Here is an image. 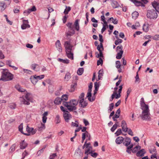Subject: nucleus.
Masks as SVG:
<instances>
[{"mask_svg": "<svg viewBox=\"0 0 159 159\" xmlns=\"http://www.w3.org/2000/svg\"><path fill=\"white\" fill-rule=\"evenodd\" d=\"M79 21L80 20L77 19L75 20L74 24L71 22H69L66 24V26L69 29L68 32L66 33L67 36H71L75 34V29L77 31L79 30Z\"/></svg>", "mask_w": 159, "mask_h": 159, "instance_id": "1", "label": "nucleus"}, {"mask_svg": "<svg viewBox=\"0 0 159 159\" xmlns=\"http://www.w3.org/2000/svg\"><path fill=\"white\" fill-rule=\"evenodd\" d=\"M78 103V101L75 99L71 100L69 102H63L62 105L66 107L70 111H73L77 109L76 107Z\"/></svg>", "mask_w": 159, "mask_h": 159, "instance_id": "2", "label": "nucleus"}, {"mask_svg": "<svg viewBox=\"0 0 159 159\" xmlns=\"http://www.w3.org/2000/svg\"><path fill=\"white\" fill-rule=\"evenodd\" d=\"M13 75L9 72L7 69H3L0 80L4 81L11 80L13 79Z\"/></svg>", "mask_w": 159, "mask_h": 159, "instance_id": "3", "label": "nucleus"}, {"mask_svg": "<svg viewBox=\"0 0 159 159\" xmlns=\"http://www.w3.org/2000/svg\"><path fill=\"white\" fill-rule=\"evenodd\" d=\"M30 94L26 92L25 95L23 96L20 98V100L21 104L29 105L30 104V101L31 100Z\"/></svg>", "mask_w": 159, "mask_h": 159, "instance_id": "4", "label": "nucleus"}, {"mask_svg": "<svg viewBox=\"0 0 159 159\" xmlns=\"http://www.w3.org/2000/svg\"><path fill=\"white\" fill-rule=\"evenodd\" d=\"M147 16L150 19H156L157 17V14L154 10H149L148 11Z\"/></svg>", "mask_w": 159, "mask_h": 159, "instance_id": "5", "label": "nucleus"}, {"mask_svg": "<svg viewBox=\"0 0 159 159\" xmlns=\"http://www.w3.org/2000/svg\"><path fill=\"white\" fill-rule=\"evenodd\" d=\"M140 116L143 120H150V112H142Z\"/></svg>", "mask_w": 159, "mask_h": 159, "instance_id": "6", "label": "nucleus"}, {"mask_svg": "<svg viewBox=\"0 0 159 159\" xmlns=\"http://www.w3.org/2000/svg\"><path fill=\"white\" fill-rule=\"evenodd\" d=\"M63 116L66 122H68L69 120L71 118V116L68 111L64 113L63 114Z\"/></svg>", "mask_w": 159, "mask_h": 159, "instance_id": "7", "label": "nucleus"}, {"mask_svg": "<svg viewBox=\"0 0 159 159\" xmlns=\"http://www.w3.org/2000/svg\"><path fill=\"white\" fill-rule=\"evenodd\" d=\"M66 51L69 52L70 51H72V45L70 44V42L68 41H66L65 42L64 44Z\"/></svg>", "mask_w": 159, "mask_h": 159, "instance_id": "8", "label": "nucleus"}, {"mask_svg": "<svg viewBox=\"0 0 159 159\" xmlns=\"http://www.w3.org/2000/svg\"><path fill=\"white\" fill-rule=\"evenodd\" d=\"M122 130L123 131L126 132L128 131V128L127 127V124L125 121L124 120H123L121 121V125Z\"/></svg>", "mask_w": 159, "mask_h": 159, "instance_id": "9", "label": "nucleus"}, {"mask_svg": "<svg viewBox=\"0 0 159 159\" xmlns=\"http://www.w3.org/2000/svg\"><path fill=\"white\" fill-rule=\"evenodd\" d=\"M79 102V106L83 108L86 107L88 105V103L83 99H79L78 101Z\"/></svg>", "mask_w": 159, "mask_h": 159, "instance_id": "10", "label": "nucleus"}, {"mask_svg": "<svg viewBox=\"0 0 159 159\" xmlns=\"http://www.w3.org/2000/svg\"><path fill=\"white\" fill-rule=\"evenodd\" d=\"M26 130L28 133V134H30V133L31 134H34L36 132V130L35 129H34L33 128H30V127L28 125H27L26 128ZM30 134H29L30 135Z\"/></svg>", "mask_w": 159, "mask_h": 159, "instance_id": "11", "label": "nucleus"}, {"mask_svg": "<svg viewBox=\"0 0 159 159\" xmlns=\"http://www.w3.org/2000/svg\"><path fill=\"white\" fill-rule=\"evenodd\" d=\"M97 49L99 52V54L100 56V58L102 57H103V55L102 53V51L103 50V48L102 43H101V45H98L97 46Z\"/></svg>", "mask_w": 159, "mask_h": 159, "instance_id": "12", "label": "nucleus"}, {"mask_svg": "<svg viewBox=\"0 0 159 159\" xmlns=\"http://www.w3.org/2000/svg\"><path fill=\"white\" fill-rule=\"evenodd\" d=\"M28 20H24L23 24L21 26V28L23 30H24L27 28H30V25L28 24Z\"/></svg>", "mask_w": 159, "mask_h": 159, "instance_id": "13", "label": "nucleus"}, {"mask_svg": "<svg viewBox=\"0 0 159 159\" xmlns=\"http://www.w3.org/2000/svg\"><path fill=\"white\" fill-rule=\"evenodd\" d=\"M144 105L141 106V109L143 110L142 112H149V109L148 105L146 104H144Z\"/></svg>", "mask_w": 159, "mask_h": 159, "instance_id": "14", "label": "nucleus"}, {"mask_svg": "<svg viewBox=\"0 0 159 159\" xmlns=\"http://www.w3.org/2000/svg\"><path fill=\"white\" fill-rule=\"evenodd\" d=\"M56 46L57 48V50L60 52H62L61 47L60 41L59 40H57L56 43Z\"/></svg>", "mask_w": 159, "mask_h": 159, "instance_id": "15", "label": "nucleus"}, {"mask_svg": "<svg viewBox=\"0 0 159 159\" xmlns=\"http://www.w3.org/2000/svg\"><path fill=\"white\" fill-rule=\"evenodd\" d=\"M131 1L137 6H144V4L141 2L137 0H131Z\"/></svg>", "mask_w": 159, "mask_h": 159, "instance_id": "16", "label": "nucleus"}, {"mask_svg": "<svg viewBox=\"0 0 159 159\" xmlns=\"http://www.w3.org/2000/svg\"><path fill=\"white\" fill-rule=\"evenodd\" d=\"M31 68L32 69L36 71H38L40 70V68L38 65L36 64H32L31 66Z\"/></svg>", "mask_w": 159, "mask_h": 159, "instance_id": "17", "label": "nucleus"}, {"mask_svg": "<svg viewBox=\"0 0 159 159\" xmlns=\"http://www.w3.org/2000/svg\"><path fill=\"white\" fill-rule=\"evenodd\" d=\"M124 139L122 137H117L116 140V143L118 144H120L122 143L123 140Z\"/></svg>", "mask_w": 159, "mask_h": 159, "instance_id": "18", "label": "nucleus"}, {"mask_svg": "<svg viewBox=\"0 0 159 159\" xmlns=\"http://www.w3.org/2000/svg\"><path fill=\"white\" fill-rule=\"evenodd\" d=\"M152 5L156 11L159 12V3H158L157 2L154 1L152 3Z\"/></svg>", "mask_w": 159, "mask_h": 159, "instance_id": "19", "label": "nucleus"}, {"mask_svg": "<svg viewBox=\"0 0 159 159\" xmlns=\"http://www.w3.org/2000/svg\"><path fill=\"white\" fill-rule=\"evenodd\" d=\"M131 139L129 138H126L125 140V142L123 143L124 145L126 146L129 145L131 142Z\"/></svg>", "mask_w": 159, "mask_h": 159, "instance_id": "20", "label": "nucleus"}, {"mask_svg": "<svg viewBox=\"0 0 159 159\" xmlns=\"http://www.w3.org/2000/svg\"><path fill=\"white\" fill-rule=\"evenodd\" d=\"M72 51H70L69 52H67V51H66V53L67 57L70 59L71 60H73V54L72 53Z\"/></svg>", "mask_w": 159, "mask_h": 159, "instance_id": "21", "label": "nucleus"}, {"mask_svg": "<svg viewBox=\"0 0 159 159\" xmlns=\"http://www.w3.org/2000/svg\"><path fill=\"white\" fill-rule=\"evenodd\" d=\"M30 79L31 82L34 85H35L38 82L36 78L35 77V75L32 76L30 77Z\"/></svg>", "mask_w": 159, "mask_h": 159, "instance_id": "22", "label": "nucleus"}, {"mask_svg": "<svg viewBox=\"0 0 159 159\" xmlns=\"http://www.w3.org/2000/svg\"><path fill=\"white\" fill-rule=\"evenodd\" d=\"M48 114V112L47 111H46L43 115L42 121L43 123H45L46 122L47 119V116Z\"/></svg>", "mask_w": 159, "mask_h": 159, "instance_id": "23", "label": "nucleus"}, {"mask_svg": "<svg viewBox=\"0 0 159 159\" xmlns=\"http://www.w3.org/2000/svg\"><path fill=\"white\" fill-rule=\"evenodd\" d=\"M145 153V152L144 149H142L140 151H138L136 153V155L137 157H141L143 156Z\"/></svg>", "mask_w": 159, "mask_h": 159, "instance_id": "24", "label": "nucleus"}, {"mask_svg": "<svg viewBox=\"0 0 159 159\" xmlns=\"http://www.w3.org/2000/svg\"><path fill=\"white\" fill-rule=\"evenodd\" d=\"M143 30L146 32H147L149 29V24H144L143 25Z\"/></svg>", "mask_w": 159, "mask_h": 159, "instance_id": "25", "label": "nucleus"}, {"mask_svg": "<svg viewBox=\"0 0 159 159\" xmlns=\"http://www.w3.org/2000/svg\"><path fill=\"white\" fill-rule=\"evenodd\" d=\"M16 88L19 91L21 92H24L25 91V90L22 88L21 86L19 85H16L15 86Z\"/></svg>", "mask_w": 159, "mask_h": 159, "instance_id": "26", "label": "nucleus"}, {"mask_svg": "<svg viewBox=\"0 0 159 159\" xmlns=\"http://www.w3.org/2000/svg\"><path fill=\"white\" fill-rule=\"evenodd\" d=\"M27 144L24 140L22 141L20 144V148L21 149L25 148L27 146Z\"/></svg>", "mask_w": 159, "mask_h": 159, "instance_id": "27", "label": "nucleus"}, {"mask_svg": "<svg viewBox=\"0 0 159 159\" xmlns=\"http://www.w3.org/2000/svg\"><path fill=\"white\" fill-rule=\"evenodd\" d=\"M118 89V88L117 87H116L114 88V91H113V93L111 95V99H110V101H112L113 99L115 98V94H116L117 90Z\"/></svg>", "mask_w": 159, "mask_h": 159, "instance_id": "28", "label": "nucleus"}, {"mask_svg": "<svg viewBox=\"0 0 159 159\" xmlns=\"http://www.w3.org/2000/svg\"><path fill=\"white\" fill-rule=\"evenodd\" d=\"M62 99L59 98H56L54 100V102L55 104L59 105L61 103Z\"/></svg>", "mask_w": 159, "mask_h": 159, "instance_id": "29", "label": "nucleus"}, {"mask_svg": "<svg viewBox=\"0 0 159 159\" xmlns=\"http://www.w3.org/2000/svg\"><path fill=\"white\" fill-rule=\"evenodd\" d=\"M123 50H120L118 52L116 55V58L117 59H119L121 58L122 55L123 53Z\"/></svg>", "mask_w": 159, "mask_h": 159, "instance_id": "30", "label": "nucleus"}, {"mask_svg": "<svg viewBox=\"0 0 159 159\" xmlns=\"http://www.w3.org/2000/svg\"><path fill=\"white\" fill-rule=\"evenodd\" d=\"M91 91H88L87 97L88 98V99L89 101L92 102L93 101L94 99H91Z\"/></svg>", "mask_w": 159, "mask_h": 159, "instance_id": "31", "label": "nucleus"}, {"mask_svg": "<svg viewBox=\"0 0 159 159\" xmlns=\"http://www.w3.org/2000/svg\"><path fill=\"white\" fill-rule=\"evenodd\" d=\"M61 98L62 99V101L63 102H65L68 99V95L66 94L63 95Z\"/></svg>", "mask_w": 159, "mask_h": 159, "instance_id": "32", "label": "nucleus"}, {"mask_svg": "<svg viewBox=\"0 0 159 159\" xmlns=\"http://www.w3.org/2000/svg\"><path fill=\"white\" fill-rule=\"evenodd\" d=\"M112 6L114 8H118L120 5L116 1H113L112 4Z\"/></svg>", "mask_w": 159, "mask_h": 159, "instance_id": "33", "label": "nucleus"}, {"mask_svg": "<svg viewBox=\"0 0 159 159\" xmlns=\"http://www.w3.org/2000/svg\"><path fill=\"white\" fill-rule=\"evenodd\" d=\"M132 16L133 19H136L139 16V13L138 12L135 11L132 13Z\"/></svg>", "mask_w": 159, "mask_h": 159, "instance_id": "34", "label": "nucleus"}, {"mask_svg": "<svg viewBox=\"0 0 159 159\" xmlns=\"http://www.w3.org/2000/svg\"><path fill=\"white\" fill-rule=\"evenodd\" d=\"M6 8L5 3L3 2H0V11H2L4 10Z\"/></svg>", "mask_w": 159, "mask_h": 159, "instance_id": "35", "label": "nucleus"}, {"mask_svg": "<svg viewBox=\"0 0 159 159\" xmlns=\"http://www.w3.org/2000/svg\"><path fill=\"white\" fill-rule=\"evenodd\" d=\"M111 20L112 23L114 24H117L118 23V20L116 19H114L112 17H111L109 18L108 21Z\"/></svg>", "mask_w": 159, "mask_h": 159, "instance_id": "36", "label": "nucleus"}, {"mask_svg": "<svg viewBox=\"0 0 159 159\" xmlns=\"http://www.w3.org/2000/svg\"><path fill=\"white\" fill-rule=\"evenodd\" d=\"M66 8L65 9V10L64 11V13L66 15L68 14L69 12L71 10V7H67L66 6Z\"/></svg>", "mask_w": 159, "mask_h": 159, "instance_id": "37", "label": "nucleus"}, {"mask_svg": "<svg viewBox=\"0 0 159 159\" xmlns=\"http://www.w3.org/2000/svg\"><path fill=\"white\" fill-rule=\"evenodd\" d=\"M23 128V125L22 124H21L19 127V131H20L22 133L24 134L25 135L27 136L29 135V134H25L23 132L22 130Z\"/></svg>", "mask_w": 159, "mask_h": 159, "instance_id": "38", "label": "nucleus"}, {"mask_svg": "<svg viewBox=\"0 0 159 159\" xmlns=\"http://www.w3.org/2000/svg\"><path fill=\"white\" fill-rule=\"evenodd\" d=\"M71 78L70 74L69 73H67L66 74L64 79L66 81H68Z\"/></svg>", "mask_w": 159, "mask_h": 159, "instance_id": "39", "label": "nucleus"}, {"mask_svg": "<svg viewBox=\"0 0 159 159\" xmlns=\"http://www.w3.org/2000/svg\"><path fill=\"white\" fill-rule=\"evenodd\" d=\"M89 135V134L88 133V131H85L84 133H83L82 134V139H85L86 137H88Z\"/></svg>", "mask_w": 159, "mask_h": 159, "instance_id": "40", "label": "nucleus"}, {"mask_svg": "<svg viewBox=\"0 0 159 159\" xmlns=\"http://www.w3.org/2000/svg\"><path fill=\"white\" fill-rule=\"evenodd\" d=\"M140 148L141 147L140 146H136L132 149V152L133 153H134L136 152L138 150L140 149Z\"/></svg>", "mask_w": 159, "mask_h": 159, "instance_id": "41", "label": "nucleus"}, {"mask_svg": "<svg viewBox=\"0 0 159 159\" xmlns=\"http://www.w3.org/2000/svg\"><path fill=\"white\" fill-rule=\"evenodd\" d=\"M117 123H118V122H116V123L115 124L113 125L112 127L111 128V130L112 132H114V131L116 129V128L117 127V126H118V125L117 124Z\"/></svg>", "mask_w": 159, "mask_h": 159, "instance_id": "42", "label": "nucleus"}, {"mask_svg": "<svg viewBox=\"0 0 159 159\" xmlns=\"http://www.w3.org/2000/svg\"><path fill=\"white\" fill-rule=\"evenodd\" d=\"M120 109H118L117 111L116 112V114L114 115V116L116 118H118L120 116Z\"/></svg>", "mask_w": 159, "mask_h": 159, "instance_id": "43", "label": "nucleus"}, {"mask_svg": "<svg viewBox=\"0 0 159 159\" xmlns=\"http://www.w3.org/2000/svg\"><path fill=\"white\" fill-rule=\"evenodd\" d=\"M149 152H150L152 154L157 153L156 149V148L154 147L151 148V149H149Z\"/></svg>", "mask_w": 159, "mask_h": 159, "instance_id": "44", "label": "nucleus"}, {"mask_svg": "<svg viewBox=\"0 0 159 159\" xmlns=\"http://www.w3.org/2000/svg\"><path fill=\"white\" fill-rule=\"evenodd\" d=\"M84 71V69L83 68H80L78 69L77 71V73L79 75H81Z\"/></svg>", "mask_w": 159, "mask_h": 159, "instance_id": "45", "label": "nucleus"}, {"mask_svg": "<svg viewBox=\"0 0 159 159\" xmlns=\"http://www.w3.org/2000/svg\"><path fill=\"white\" fill-rule=\"evenodd\" d=\"M92 148L91 146H89V148L85 149V154L88 155L89 154V152H91L90 151V149H92Z\"/></svg>", "mask_w": 159, "mask_h": 159, "instance_id": "46", "label": "nucleus"}, {"mask_svg": "<svg viewBox=\"0 0 159 159\" xmlns=\"http://www.w3.org/2000/svg\"><path fill=\"white\" fill-rule=\"evenodd\" d=\"M55 120L56 121V124H57L60 122L61 120L60 116L59 115H56Z\"/></svg>", "mask_w": 159, "mask_h": 159, "instance_id": "47", "label": "nucleus"}, {"mask_svg": "<svg viewBox=\"0 0 159 159\" xmlns=\"http://www.w3.org/2000/svg\"><path fill=\"white\" fill-rule=\"evenodd\" d=\"M98 80H100V79L101 77L103 75V71L102 70H100L98 72Z\"/></svg>", "mask_w": 159, "mask_h": 159, "instance_id": "48", "label": "nucleus"}, {"mask_svg": "<svg viewBox=\"0 0 159 159\" xmlns=\"http://www.w3.org/2000/svg\"><path fill=\"white\" fill-rule=\"evenodd\" d=\"M16 147V144H13L9 149L10 152H13L15 150Z\"/></svg>", "mask_w": 159, "mask_h": 159, "instance_id": "49", "label": "nucleus"}, {"mask_svg": "<svg viewBox=\"0 0 159 159\" xmlns=\"http://www.w3.org/2000/svg\"><path fill=\"white\" fill-rule=\"evenodd\" d=\"M35 77L36 78V79L37 80V81H38V80H41L43 79L44 77V75H41L39 76H37L36 75H35Z\"/></svg>", "mask_w": 159, "mask_h": 159, "instance_id": "50", "label": "nucleus"}, {"mask_svg": "<svg viewBox=\"0 0 159 159\" xmlns=\"http://www.w3.org/2000/svg\"><path fill=\"white\" fill-rule=\"evenodd\" d=\"M89 153L91 154V156L92 157L96 158L98 155V154L96 152L93 153L92 151L89 152Z\"/></svg>", "mask_w": 159, "mask_h": 159, "instance_id": "51", "label": "nucleus"}, {"mask_svg": "<svg viewBox=\"0 0 159 159\" xmlns=\"http://www.w3.org/2000/svg\"><path fill=\"white\" fill-rule=\"evenodd\" d=\"M152 39L155 40H159V35L156 34L154 36H153Z\"/></svg>", "mask_w": 159, "mask_h": 159, "instance_id": "52", "label": "nucleus"}, {"mask_svg": "<svg viewBox=\"0 0 159 159\" xmlns=\"http://www.w3.org/2000/svg\"><path fill=\"white\" fill-rule=\"evenodd\" d=\"M122 39H118L115 41V43L116 45H117L119 43H122Z\"/></svg>", "mask_w": 159, "mask_h": 159, "instance_id": "53", "label": "nucleus"}, {"mask_svg": "<svg viewBox=\"0 0 159 159\" xmlns=\"http://www.w3.org/2000/svg\"><path fill=\"white\" fill-rule=\"evenodd\" d=\"M46 146H44L41 149L38 151V152H37V154H38V155H40L41 154V153H42L43 152Z\"/></svg>", "mask_w": 159, "mask_h": 159, "instance_id": "54", "label": "nucleus"}, {"mask_svg": "<svg viewBox=\"0 0 159 159\" xmlns=\"http://www.w3.org/2000/svg\"><path fill=\"white\" fill-rule=\"evenodd\" d=\"M122 133L121 129H118L115 133L116 136H118L120 134Z\"/></svg>", "mask_w": 159, "mask_h": 159, "instance_id": "55", "label": "nucleus"}, {"mask_svg": "<svg viewBox=\"0 0 159 159\" xmlns=\"http://www.w3.org/2000/svg\"><path fill=\"white\" fill-rule=\"evenodd\" d=\"M45 128V126L44 124H42L41 126L39 128L38 130L39 131H41L43 129H44Z\"/></svg>", "mask_w": 159, "mask_h": 159, "instance_id": "56", "label": "nucleus"}, {"mask_svg": "<svg viewBox=\"0 0 159 159\" xmlns=\"http://www.w3.org/2000/svg\"><path fill=\"white\" fill-rule=\"evenodd\" d=\"M31 12V11L30 10V9H28L27 10L25 11L24 12V14L25 15L27 16Z\"/></svg>", "mask_w": 159, "mask_h": 159, "instance_id": "57", "label": "nucleus"}, {"mask_svg": "<svg viewBox=\"0 0 159 159\" xmlns=\"http://www.w3.org/2000/svg\"><path fill=\"white\" fill-rule=\"evenodd\" d=\"M116 67L117 68H119L120 66V63L119 61H116Z\"/></svg>", "mask_w": 159, "mask_h": 159, "instance_id": "58", "label": "nucleus"}, {"mask_svg": "<svg viewBox=\"0 0 159 159\" xmlns=\"http://www.w3.org/2000/svg\"><path fill=\"white\" fill-rule=\"evenodd\" d=\"M9 107L12 109H14L16 107V105L14 103H11L9 105Z\"/></svg>", "mask_w": 159, "mask_h": 159, "instance_id": "59", "label": "nucleus"}, {"mask_svg": "<svg viewBox=\"0 0 159 159\" xmlns=\"http://www.w3.org/2000/svg\"><path fill=\"white\" fill-rule=\"evenodd\" d=\"M103 61L101 58H100L99 60L97 61V65L98 66L100 64H102Z\"/></svg>", "mask_w": 159, "mask_h": 159, "instance_id": "60", "label": "nucleus"}, {"mask_svg": "<svg viewBox=\"0 0 159 159\" xmlns=\"http://www.w3.org/2000/svg\"><path fill=\"white\" fill-rule=\"evenodd\" d=\"M71 125L73 127H78L79 125V123L78 122L75 121V123L72 122Z\"/></svg>", "mask_w": 159, "mask_h": 159, "instance_id": "61", "label": "nucleus"}, {"mask_svg": "<svg viewBox=\"0 0 159 159\" xmlns=\"http://www.w3.org/2000/svg\"><path fill=\"white\" fill-rule=\"evenodd\" d=\"M151 158L152 159L155 158L156 159H157V154L156 153H153L152 155L151 156Z\"/></svg>", "mask_w": 159, "mask_h": 159, "instance_id": "62", "label": "nucleus"}, {"mask_svg": "<svg viewBox=\"0 0 159 159\" xmlns=\"http://www.w3.org/2000/svg\"><path fill=\"white\" fill-rule=\"evenodd\" d=\"M28 154L27 152L25 151L22 154V157L21 159H23L25 158V156H26Z\"/></svg>", "mask_w": 159, "mask_h": 159, "instance_id": "63", "label": "nucleus"}, {"mask_svg": "<svg viewBox=\"0 0 159 159\" xmlns=\"http://www.w3.org/2000/svg\"><path fill=\"white\" fill-rule=\"evenodd\" d=\"M84 93H82L79 96V99H83L84 100Z\"/></svg>", "mask_w": 159, "mask_h": 159, "instance_id": "64", "label": "nucleus"}]
</instances>
